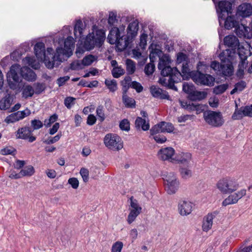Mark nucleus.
<instances>
[{
    "instance_id": "obj_1",
    "label": "nucleus",
    "mask_w": 252,
    "mask_h": 252,
    "mask_svg": "<svg viewBox=\"0 0 252 252\" xmlns=\"http://www.w3.org/2000/svg\"><path fill=\"white\" fill-rule=\"evenodd\" d=\"M235 52L229 49L222 51L219 55L221 63L214 61L210 66L218 73L223 77H230L234 73L232 61L234 60Z\"/></svg>"
},
{
    "instance_id": "obj_2",
    "label": "nucleus",
    "mask_w": 252,
    "mask_h": 252,
    "mask_svg": "<svg viewBox=\"0 0 252 252\" xmlns=\"http://www.w3.org/2000/svg\"><path fill=\"white\" fill-rule=\"evenodd\" d=\"M158 68L161 70V75L163 76H169L168 86L171 89L177 90L174 83L181 81V73L177 67L172 68L168 63L164 60L160 59L158 64Z\"/></svg>"
},
{
    "instance_id": "obj_3",
    "label": "nucleus",
    "mask_w": 252,
    "mask_h": 252,
    "mask_svg": "<svg viewBox=\"0 0 252 252\" xmlns=\"http://www.w3.org/2000/svg\"><path fill=\"white\" fill-rule=\"evenodd\" d=\"M34 51L37 58L40 61H43L48 68H54L56 57L53 55V48H48L46 52L45 44L43 42H39L34 45Z\"/></svg>"
},
{
    "instance_id": "obj_4",
    "label": "nucleus",
    "mask_w": 252,
    "mask_h": 252,
    "mask_svg": "<svg viewBox=\"0 0 252 252\" xmlns=\"http://www.w3.org/2000/svg\"><path fill=\"white\" fill-rule=\"evenodd\" d=\"M105 39V32L102 30H98L95 32L89 33L86 37L83 44L85 50L90 51L95 47L102 46Z\"/></svg>"
},
{
    "instance_id": "obj_5",
    "label": "nucleus",
    "mask_w": 252,
    "mask_h": 252,
    "mask_svg": "<svg viewBox=\"0 0 252 252\" xmlns=\"http://www.w3.org/2000/svg\"><path fill=\"white\" fill-rule=\"evenodd\" d=\"M217 187L222 193L230 194L238 189L239 184L235 179L226 177L220 180Z\"/></svg>"
},
{
    "instance_id": "obj_6",
    "label": "nucleus",
    "mask_w": 252,
    "mask_h": 252,
    "mask_svg": "<svg viewBox=\"0 0 252 252\" xmlns=\"http://www.w3.org/2000/svg\"><path fill=\"white\" fill-rule=\"evenodd\" d=\"M203 118L207 124L215 127L223 125L224 121L220 112L207 110L203 113Z\"/></svg>"
},
{
    "instance_id": "obj_7",
    "label": "nucleus",
    "mask_w": 252,
    "mask_h": 252,
    "mask_svg": "<svg viewBox=\"0 0 252 252\" xmlns=\"http://www.w3.org/2000/svg\"><path fill=\"white\" fill-rule=\"evenodd\" d=\"M103 141L107 148L114 151H118L123 147V143L121 137L114 133H109L106 134Z\"/></svg>"
},
{
    "instance_id": "obj_8",
    "label": "nucleus",
    "mask_w": 252,
    "mask_h": 252,
    "mask_svg": "<svg viewBox=\"0 0 252 252\" xmlns=\"http://www.w3.org/2000/svg\"><path fill=\"white\" fill-rule=\"evenodd\" d=\"M215 5L218 14L219 21L221 25V19L224 20L225 17L231 13L232 3L226 0H212Z\"/></svg>"
},
{
    "instance_id": "obj_9",
    "label": "nucleus",
    "mask_w": 252,
    "mask_h": 252,
    "mask_svg": "<svg viewBox=\"0 0 252 252\" xmlns=\"http://www.w3.org/2000/svg\"><path fill=\"white\" fill-rule=\"evenodd\" d=\"M20 66L16 64L12 65L8 72L7 82L11 89H15L17 84L21 81V76L19 75L20 74Z\"/></svg>"
},
{
    "instance_id": "obj_10",
    "label": "nucleus",
    "mask_w": 252,
    "mask_h": 252,
    "mask_svg": "<svg viewBox=\"0 0 252 252\" xmlns=\"http://www.w3.org/2000/svg\"><path fill=\"white\" fill-rule=\"evenodd\" d=\"M193 80L198 85L208 86L214 84L215 79L211 75L203 74L200 71H196L192 74Z\"/></svg>"
},
{
    "instance_id": "obj_11",
    "label": "nucleus",
    "mask_w": 252,
    "mask_h": 252,
    "mask_svg": "<svg viewBox=\"0 0 252 252\" xmlns=\"http://www.w3.org/2000/svg\"><path fill=\"white\" fill-rule=\"evenodd\" d=\"M252 117V104L238 108L237 104L235 105V110L232 114L233 120H240L244 117Z\"/></svg>"
},
{
    "instance_id": "obj_12",
    "label": "nucleus",
    "mask_w": 252,
    "mask_h": 252,
    "mask_svg": "<svg viewBox=\"0 0 252 252\" xmlns=\"http://www.w3.org/2000/svg\"><path fill=\"white\" fill-rule=\"evenodd\" d=\"M33 131L29 127H23L18 129L16 131V136L17 138L28 139L29 142L32 143L36 140V137L32 135Z\"/></svg>"
},
{
    "instance_id": "obj_13",
    "label": "nucleus",
    "mask_w": 252,
    "mask_h": 252,
    "mask_svg": "<svg viewBox=\"0 0 252 252\" xmlns=\"http://www.w3.org/2000/svg\"><path fill=\"white\" fill-rule=\"evenodd\" d=\"M133 38L127 34L124 35L121 34L117 40V42L115 43L116 49L120 52L124 51L133 41Z\"/></svg>"
},
{
    "instance_id": "obj_14",
    "label": "nucleus",
    "mask_w": 252,
    "mask_h": 252,
    "mask_svg": "<svg viewBox=\"0 0 252 252\" xmlns=\"http://www.w3.org/2000/svg\"><path fill=\"white\" fill-rule=\"evenodd\" d=\"M246 194V190L245 189H241L237 192L229 195L222 201V205L223 206H226L230 204H235Z\"/></svg>"
},
{
    "instance_id": "obj_15",
    "label": "nucleus",
    "mask_w": 252,
    "mask_h": 252,
    "mask_svg": "<svg viewBox=\"0 0 252 252\" xmlns=\"http://www.w3.org/2000/svg\"><path fill=\"white\" fill-rule=\"evenodd\" d=\"M192 208L193 204L189 201L180 200L179 202L178 209L181 216H187L190 214L192 211Z\"/></svg>"
},
{
    "instance_id": "obj_16",
    "label": "nucleus",
    "mask_w": 252,
    "mask_h": 252,
    "mask_svg": "<svg viewBox=\"0 0 252 252\" xmlns=\"http://www.w3.org/2000/svg\"><path fill=\"white\" fill-rule=\"evenodd\" d=\"M252 15V5L249 3H243L240 5L237 10V15L243 18L249 17Z\"/></svg>"
},
{
    "instance_id": "obj_17",
    "label": "nucleus",
    "mask_w": 252,
    "mask_h": 252,
    "mask_svg": "<svg viewBox=\"0 0 252 252\" xmlns=\"http://www.w3.org/2000/svg\"><path fill=\"white\" fill-rule=\"evenodd\" d=\"M235 28V33L239 37H247V38H250L251 37L252 34L250 32V28L245 24L243 23L239 24L238 23Z\"/></svg>"
},
{
    "instance_id": "obj_18",
    "label": "nucleus",
    "mask_w": 252,
    "mask_h": 252,
    "mask_svg": "<svg viewBox=\"0 0 252 252\" xmlns=\"http://www.w3.org/2000/svg\"><path fill=\"white\" fill-rule=\"evenodd\" d=\"M167 185L166 190L169 194L175 193L179 188V182L177 180L176 177L173 175L172 178L168 177L166 179Z\"/></svg>"
},
{
    "instance_id": "obj_19",
    "label": "nucleus",
    "mask_w": 252,
    "mask_h": 252,
    "mask_svg": "<svg viewBox=\"0 0 252 252\" xmlns=\"http://www.w3.org/2000/svg\"><path fill=\"white\" fill-rule=\"evenodd\" d=\"M217 213L213 212L209 213L203 218L202 228L204 231L208 232L211 229L213 225V220L216 217Z\"/></svg>"
},
{
    "instance_id": "obj_20",
    "label": "nucleus",
    "mask_w": 252,
    "mask_h": 252,
    "mask_svg": "<svg viewBox=\"0 0 252 252\" xmlns=\"http://www.w3.org/2000/svg\"><path fill=\"white\" fill-rule=\"evenodd\" d=\"M20 75L22 78L29 81H34L36 78L35 72L28 67H20Z\"/></svg>"
},
{
    "instance_id": "obj_21",
    "label": "nucleus",
    "mask_w": 252,
    "mask_h": 252,
    "mask_svg": "<svg viewBox=\"0 0 252 252\" xmlns=\"http://www.w3.org/2000/svg\"><path fill=\"white\" fill-rule=\"evenodd\" d=\"M175 153V150L171 147H166L161 149L158 153L159 158L163 160H173L172 158Z\"/></svg>"
},
{
    "instance_id": "obj_22",
    "label": "nucleus",
    "mask_w": 252,
    "mask_h": 252,
    "mask_svg": "<svg viewBox=\"0 0 252 252\" xmlns=\"http://www.w3.org/2000/svg\"><path fill=\"white\" fill-rule=\"evenodd\" d=\"M150 92L153 96L156 98L169 99L170 97L168 93H163L162 90L161 89L155 86H152L150 87Z\"/></svg>"
},
{
    "instance_id": "obj_23",
    "label": "nucleus",
    "mask_w": 252,
    "mask_h": 252,
    "mask_svg": "<svg viewBox=\"0 0 252 252\" xmlns=\"http://www.w3.org/2000/svg\"><path fill=\"white\" fill-rule=\"evenodd\" d=\"M224 43L225 45L229 47H231V50H233L235 52V49L239 45V42L238 38L232 35H228L224 38Z\"/></svg>"
},
{
    "instance_id": "obj_24",
    "label": "nucleus",
    "mask_w": 252,
    "mask_h": 252,
    "mask_svg": "<svg viewBox=\"0 0 252 252\" xmlns=\"http://www.w3.org/2000/svg\"><path fill=\"white\" fill-rule=\"evenodd\" d=\"M189 61L188 62H185L182 65V70L181 73V78H182L183 80H188L189 78H192L193 73L195 72L191 71L189 68Z\"/></svg>"
},
{
    "instance_id": "obj_25",
    "label": "nucleus",
    "mask_w": 252,
    "mask_h": 252,
    "mask_svg": "<svg viewBox=\"0 0 252 252\" xmlns=\"http://www.w3.org/2000/svg\"><path fill=\"white\" fill-rule=\"evenodd\" d=\"M138 30V22L137 20L134 21L129 24L126 30L127 34L134 39L137 35Z\"/></svg>"
},
{
    "instance_id": "obj_26",
    "label": "nucleus",
    "mask_w": 252,
    "mask_h": 252,
    "mask_svg": "<svg viewBox=\"0 0 252 252\" xmlns=\"http://www.w3.org/2000/svg\"><path fill=\"white\" fill-rule=\"evenodd\" d=\"M121 34L119 29L117 27H113L109 32L107 40L111 44H114Z\"/></svg>"
},
{
    "instance_id": "obj_27",
    "label": "nucleus",
    "mask_w": 252,
    "mask_h": 252,
    "mask_svg": "<svg viewBox=\"0 0 252 252\" xmlns=\"http://www.w3.org/2000/svg\"><path fill=\"white\" fill-rule=\"evenodd\" d=\"M191 159V154L189 153H182L176 158V160L184 166H188Z\"/></svg>"
},
{
    "instance_id": "obj_28",
    "label": "nucleus",
    "mask_w": 252,
    "mask_h": 252,
    "mask_svg": "<svg viewBox=\"0 0 252 252\" xmlns=\"http://www.w3.org/2000/svg\"><path fill=\"white\" fill-rule=\"evenodd\" d=\"M181 105L182 107L187 109L189 111H196L197 113H200L201 105L199 104H195L192 102L188 103L186 102L181 101Z\"/></svg>"
},
{
    "instance_id": "obj_29",
    "label": "nucleus",
    "mask_w": 252,
    "mask_h": 252,
    "mask_svg": "<svg viewBox=\"0 0 252 252\" xmlns=\"http://www.w3.org/2000/svg\"><path fill=\"white\" fill-rule=\"evenodd\" d=\"M135 127L137 129L146 131L149 129L150 125L149 122H146L145 119H142L141 117H138L135 122Z\"/></svg>"
},
{
    "instance_id": "obj_30",
    "label": "nucleus",
    "mask_w": 252,
    "mask_h": 252,
    "mask_svg": "<svg viewBox=\"0 0 252 252\" xmlns=\"http://www.w3.org/2000/svg\"><path fill=\"white\" fill-rule=\"evenodd\" d=\"M224 22V27L225 29L229 30L237 26L238 22L236 21L234 17L228 16V15L225 17L224 20L221 19V23Z\"/></svg>"
},
{
    "instance_id": "obj_31",
    "label": "nucleus",
    "mask_w": 252,
    "mask_h": 252,
    "mask_svg": "<svg viewBox=\"0 0 252 252\" xmlns=\"http://www.w3.org/2000/svg\"><path fill=\"white\" fill-rule=\"evenodd\" d=\"M206 96L207 93L206 92L197 91L194 90L190 95H188V98L191 101L201 100L204 99Z\"/></svg>"
},
{
    "instance_id": "obj_32",
    "label": "nucleus",
    "mask_w": 252,
    "mask_h": 252,
    "mask_svg": "<svg viewBox=\"0 0 252 252\" xmlns=\"http://www.w3.org/2000/svg\"><path fill=\"white\" fill-rule=\"evenodd\" d=\"M239 58L240 59V61L238 64V69L237 71V75H239V74L241 75H243L244 72V69L246 68L247 64H248L246 63L247 56L242 55L241 53L239 54Z\"/></svg>"
},
{
    "instance_id": "obj_33",
    "label": "nucleus",
    "mask_w": 252,
    "mask_h": 252,
    "mask_svg": "<svg viewBox=\"0 0 252 252\" xmlns=\"http://www.w3.org/2000/svg\"><path fill=\"white\" fill-rule=\"evenodd\" d=\"M70 53L65 48H63L62 47H58L56 49V52L55 54H54V52L53 51L52 54L53 56L56 57L55 60V63L56 61H59V62H62V57L64 55H68Z\"/></svg>"
},
{
    "instance_id": "obj_34",
    "label": "nucleus",
    "mask_w": 252,
    "mask_h": 252,
    "mask_svg": "<svg viewBox=\"0 0 252 252\" xmlns=\"http://www.w3.org/2000/svg\"><path fill=\"white\" fill-rule=\"evenodd\" d=\"M154 53L152 52L150 54V59L151 60V63L146 64L144 68V72L147 76L152 75L155 70V65L153 63V61H152V58L154 57Z\"/></svg>"
},
{
    "instance_id": "obj_35",
    "label": "nucleus",
    "mask_w": 252,
    "mask_h": 252,
    "mask_svg": "<svg viewBox=\"0 0 252 252\" xmlns=\"http://www.w3.org/2000/svg\"><path fill=\"white\" fill-rule=\"evenodd\" d=\"M11 98L9 95H6L0 100V109L7 110L11 105Z\"/></svg>"
},
{
    "instance_id": "obj_36",
    "label": "nucleus",
    "mask_w": 252,
    "mask_h": 252,
    "mask_svg": "<svg viewBox=\"0 0 252 252\" xmlns=\"http://www.w3.org/2000/svg\"><path fill=\"white\" fill-rule=\"evenodd\" d=\"M160 127L161 128V132L171 133L173 132L174 129V127L171 123L165 122H160Z\"/></svg>"
},
{
    "instance_id": "obj_37",
    "label": "nucleus",
    "mask_w": 252,
    "mask_h": 252,
    "mask_svg": "<svg viewBox=\"0 0 252 252\" xmlns=\"http://www.w3.org/2000/svg\"><path fill=\"white\" fill-rule=\"evenodd\" d=\"M83 23L81 20L76 21L74 28V34L76 38L81 36L83 33Z\"/></svg>"
},
{
    "instance_id": "obj_38",
    "label": "nucleus",
    "mask_w": 252,
    "mask_h": 252,
    "mask_svg": "<svg viewBox=\"0 0 252 252\" xmlns=\"http://www.w3.org/2000/svg\"><path fill=\"white\" fill-rule=\"evenodd\" d=\"M122 100L126 107L134 108L135 107V100L128 95L123 96Z\"/></svg>"
},
{
    "instance_id": "obj_39",
    "label": "nucleus",
    "mask_w": 252,
    "mask_h": 252,
    "mask_svg": "<svg viewBox=\"0 0 252 252\" xmlns=\"http://www.w3.org/2000/svg\"><path fill=\"white\" fill-rule=\"evenodd\" d=\"M34 89L31 85L25 86L22 91V95L25 98L32 97L34 94Z\"/></svg>"
},
{
    "instance_id": "obj_40",
    "label": "nucleus",
    "mask_w": 252,
    "mask_h": 252,
    "mask_svg": "<svg viewBox=\"0 0 252 252\" xmlns=\"http://www.w3.org/2000/svg\"><path fill=\"white\" fill-rule=\"evenodd\" d=\"M126 69L128 74L131 75L134 73L135 71V64L132 60L126 59Z\"/></svg>"
},
{
    "instance_id": "obj_41",
    "label": "nucleus",
    "mask_w": 252,
    "mask_h": 252,
    "mask_svg": "<svg viewBox=\"0 0 252 252\" xmlns=\"http://www.w3.org/2000/svg\"><path fill=\"white\" fill-rule=\"evenodd\" d=\"M34 173V169L32 165H28L25 167L20 171L22 177L23 176H31Z\"/></svg>"
},
{
    "instance_id": "obj_42",
    "label": "nucleus",
    "mask_w": 252,
    "mask_h": 252,
    "mask_svg": "<svg viewBox=\"0 0 252 252\" xmlns=\"http://www.w3.org/2000/svg\"><path fill=\"white\" fill-rule=\"evenodd\" d=\"M74 47V40L71 36L67 37L64 42V48L70 53H72V49Z\"/></svg>"
},
{
    "instance_id": "obj_43",
    "label": "nucleus",
    "mask_w": 252,
    "mask_h": 252,
    "mask_svg": "<svg viewBox=\"0 0 252 252\" xmlns=\"http://www.w3.org/2000/svg\"><path fill=\"white\" fill-rule=\"evenodd\" d=\"M105 84L110 92H114L118 89L117 81L114 79H106L105 81Z\"/></svg>"
},
{
    "instance_id": "obj_44",
    "label": "nucleus",
    "mask_w": 252,
    "mask_h": 252,
    "mask_svg": "<svg viewBox=\"0 0 252 252\" xmlns=\"http://www.w3.org/2000/svg\"><path fill=\"white\" fill-rule=\"evenodd\" d=\"M180 172L182 177L185 179L189 178L192 175L191 171L187 166H185V167L181 166Z\"/></svg>"
},
{
    "instance_id": "obj_45",
    "label": "nucleus",
    "mask_w": 252,
    "mask_h": 252,
    "mask_svg": "<svg viewBox=\"0 0 252 252\" xmlns=\"http://www.w3.org/2000/svg\"><path fill=\"white\" fill-rule=\"evenodd\" d=\"M228 88V84H223L215 86L213 89V93L217 94H220L223 93Z\"/></svg>"
},
{
    "instance_id": "obj_46",
    "label": "nucleus",
    "mask_w": 252,
    "mask_h": 252,
    "mask_svg": "<svg viewBox=\"0 0 252 252\" xmlns=\"http://www.w3.org/2000/svg\"><path fill=\"white\" fill-rule=\"evenodd\" d=\"M189 61L188 56L183 52H179L177 54L176 63L180 64H183L185 62H188Z\"/></svg>"
},
{
    "instance_id": "obj_47",
    "label": "nucleus",
    "mask_w": 252,
    "mask_h": 252,
    "mask_svg": "<svg viewBox=\"0 0 252 252\" xmlns=\"http://www.w3.org/2000/svg\"><path fill=\"white\" fill-rule=\"evenodd\" d=\"M97 60V57L92 55L85 56L82 61V64L84 65H90L94 61Z\"/></svg>"
},
{
    "instance_id": "obj_48",
    "label": "nucleus",
    "mask_w": 252,
    "mask_h": 252,
    "mask_svg": "<svg viewBox=\"0 0 252 252\" xmlns=\"http://www.w3.org/2000/svg\"><path fill=\"white\" fill-rule=\"evenodd\" d=\"M125 73V70L121 66L114 67L112 70V74L114 78H118L124 74Z\"/></svg>"
},
{
    "instance_id": "obj_49",
    "label": "nucleus",
    "mask_w": 252,
    "mask_h": 252,
    "mask_svg": "<svg viewBox=\"0 0 252 252\" xmlns=\"http://www.w3.org/2000/svg\"><path fill=\"white\" fill-rule=\"evenodd\" d=\"M62 134L61 132L58 133L56 136L54 137H49L47 139L43 141V143L48 145L52 144L58 141L61 138Z\"/></svg>"
},
{
    "instance_id": "obj_50",
    "label": "nucleus",
    "mask_w": 252,
    "mask_h": 252,
    "mask_svg": "<svg viewBox=\"0 0 252 252\" xmlns=\"http://www.w3.org/2000/svg\"><path fill=\"white\" fill-rule=\"evenodd\" d=\"M141 211L131 210L128 215L127 221L128 224H131L140 214Z\"/></svg>"
},
{
    "instance_id": "obj_51",
    "label": "nucleus",
    "mask_w": 252,
    "mask_h": 252,
    "mask_svg": "<svg viewBox=\"0 0 252 252\" xmlns=\"http://www.w3.org/2000/svg\"><path fill=\"white\" fill-rule=\"evenodd\" d=\"M103 109V106L100 105L97 107L96 110V115L101 122L104 121L105 119Z\"/></svg>"
},
{
    "instance_id": "obj_52",
    "label": "nucleus",
    "mask_w": 252,
    "mask_h": 252,
    "mask_svg": "<svg viewBox=\"0 0 252 252\" xmlns=\"http://www.w3.org/2000/svg\"><path fill=\"white\" fill-rule=\"evenodd\" d=\"M58 118V116L56 114H54L51 115L48 119L44 120V125L46 127H49L51 126V124L56 122Z\"/></svg>"
},
{
    "instance_id": "obj_53",
    "label": "nucleus",
    "mask_w": 252,
    "mask_h": 252,
    "mask_svg": "<svg viewBox=\"0 0 252 252\" xmlns=\"http://www.w3.org/2000/svg\"><path fill=\"white\" fill-rule=\"evenodd\" d=\"M183 90L184 92L188 94L189 95H190L194 90V86L192 84L185 83L183 85Z\"/></svg>"
},
{
    "instance_id": "obj_54",
    "label": "nucleus",
    "mask_w": 252,
    "mask_h": 252,
    "mask_svg": "<svg viewBox=\"0 0 252 252\" xmlns=\"http://www.w3.org/2000/svg\"><path fill=\"white\" fill-rule=\"evenodd\" d=\"M130 88L134 89L138 93L142 92L143 90V87L141 84L136 81L131 82Z\"/></svg>"
},
{
    "instance_id": "obj_55",
    "label": "nucleus",
    "mask_w": 252,
    "mask_h": 252,
    "mask_svg": "<svg viewBox=\"0 0 252 252\" xmlns=\"http://www.w3.org/2000/svg\"><path fill=\"white\" fill-rule=\"evenodd\" d=\"M123 247V243L120 241H117L113 244L111 249V252H121Z\"/></svg>"
},
{
    "instance_id": "obj_56",
    "label": "nucleus",
    "mask_w": 252,
    "mask_h": 252,
    "mask_svg": "<svg viewBox=\"0 0 252 252\" xmlns=\"http://www.w3.org/2000/svg\"><path fill=\"white\" fill-rule=\"evenodd\" d=\"M43 125L41 121L39 120L34 119L31 121V126L33 130H37L42 127Z\"/></svg>"
},
{
    "instance_id": "obj_57",
    "label": "nucleus",
    "mask_w": 252,
    "mask_h": 252,
    "mask_svg": "<svg viewBox=\"0 0 252 252\" xmlns=\"http://www.w3.org/2000/svg\"><path fill=\"white\" fill-rule=\"evenodd\" d=\"M119 126L122 130L127 131L130 129L129 122L127 119H124L120 122Z\"/></svg>"
},
{
    "instance_id": "obj_58",
    "label": "nucleus",
    "mask_w": 252,
    "mask_h": 252,
    "mask_svg": "<svg viewBox=\"0 0 252 252\" xmlns=\"http://www.w3.org/2000/svg\"><path fill=\"white\" fill-rule=\"evenodd\" d=\"M15 152L16 150L13 148L6 147L0 151V154L2 155H14L15 153Z\"/></svg>"
},
{
    "instance_id": "obj_59",
    "label": "nucleus",
    "mask_w": 252,
    "mask_h": 252,
    "mask_svg": "<svg viewBox=\"0 0 252 252\" xmlns=\"http://www.w3.org/2000/svg\"><path fill=\"white\" fill-rule=\"evenodd\" d=\"M75 100V98L73 97H66L64 100V104L68 109H70L74 104L73 102Z\"/></svg>"
},
{
    "instance_id": "obj_60",
    "label": "nucleus",
    "mask_w": 252,
    "mask_h": 252,
    "mask_svg": "<svg viewBox=\"0 0 252 252\" xmlns=\"http://www.w3.org/2000/svg\"><path fill=\"white\" fill-rule=\"evenodd\" d=\"M45 86L42 83H37L35 84L34 91L36 94H40L45 90Z\"/></svg>"
},
{
    "instance_id": "obj_61",
    "label": "nucleus",
    "mask_w": 252,
    "mask_h": 252,
    "mask_svg": "<svg viewBox=\"0 0 252 252\" xmlns=\"http://www.w3.org/2000/svg\"><path fill=\"white\" fill-rule=\"evenodd\" d=\"M26 62L29 65L31 66L34 69H37L38 67V64L37 65H34L33 63L35 62V60L33 57H26L24 59Z\"/></svg>"
},
{
    "instance_id": "obj_62",
    "label": "nucleus",
    "mask_w": 252,
    "mask_h": 252,
    "mask_svg": "<svg viewBox=\"0 0 252 252\" xmlns=\"http://www.w3.org/2000/svg\"><path fill=\"white\" fill-rule=\"evenodd\" d=\"M18 121V118L15 113H12L7 116L5 120V121L8 124L13 123Z\"/></svg>"
},
{
    "instance_id": "obj_63",
    "label": "nucleus",
    "mask_w": 252,
    "mask_h": 252,
    "mask_svg": "<svg viewBox=\"0 0 252 252\" xmlns=\"http://www.w3.org/2000/svg\"><path fill=\"white\" fill-rule=\"evenodd\" d=\"M80 175H81L83 181L87 182L89 180V171L85 168H82L80 171Z\"/></svg>"
},
{
    "instance_id": "obj_64",
    "label": "nucleus",
    "mask_w": 252,
    "mask_h": 252,
    "mask_svg": "<svg viewBox=\"0 0 252 252\" xmlns=\"http://www.w3.org/2000/svg\"><path fill=\"white\" fill-rule=\"evenodd\" d=\"M68 183L70 184L71 187L74 189H76L79 186V181L76 178H71L68 180Z\"/></svg>"
}]
</instances>
